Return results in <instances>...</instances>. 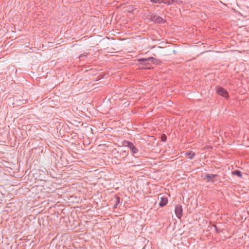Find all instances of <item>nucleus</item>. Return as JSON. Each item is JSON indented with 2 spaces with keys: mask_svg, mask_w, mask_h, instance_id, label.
I'll use <instances>...</instances> for the list:
<instances>
[{
  "mask_svg": "<svg viewBox=\"0 0 249 249\" xmlns=\"http://www.w3.org/2000/svg\"><path fill=\"white\" fill-rule=\"evenodd\" d=\"M124 144L125 146H127L129 148L133 154H135L138 153V149L134 145L132 142L126 141L124 142Z\"/></svg>",
  "mask_w": 249,
  "mask_h": 249,
  "instance_id": "obj_1",
  "label": "nucleus"
},
{
  "mask_svg": "<svg viewBox=\"0 0 249 249\" xmlns=\"http://www.w3.org/2000/svg\"><path fill=\"white\" fill-rule=\"evenodd\" d=\"M217 177V175L206 174L205 176V178H204L206 179L207 182H214L218 180L216 178Z\"/></svg>",
  "mask_w": 249,
  "mask_h": 249,
  "instance_id": "obj_2",
  "label": "nucleus"
},
{
  "mask_svg": "<svg viewBox=\"0 0 249 249\" xmlns=\"http://www.w3.org/2000/svg\"><path fill=\"white\" fill-rule=\"evenodd\" d=\"M175 213H176V215L177 217L180 219L182 215V206L180 205H177L175 210Z\"/></svg>",
  "mask_w": 249,
  "mask_h": 249,
  "instance_id": "obj_3",
  "label": "nucleus"
},
{
  "mask_svg": "<svg viewBox=\"0 0 249 249\" xmlns=\"http://www.w3.org/2000/svg\"><path fill=\"white\" fill-rule=\"evenodd\" d=\"M217 92L219 95L225 98H226L228 96V93L227 90L222 87L218 88L217 89Z\"/></svg>",
  "mask_w": 249,
  "mask_h": 249,
  "instance_id": "obj_4",
  "label": "nucleus"
},
{
  "mask_svg": "<svg viewBox=\"0 0 249 249\" xmlns=\"http://www.w3.org/2000/svg\"><path fill=\"white\" fill-rule=\"evenodd\" d=\"M168 202V199L166 197L161 196L160 197V202L159 205L160 207L164 206L166 205Z\"/></svg>",
  "mask_w": 249,
  "mask_h": 249,
  "instance_id": "obj_5",
  "label": "nucleus"
},
{
  "mask_svg": "<svg viewBox=\"0 0 249 249\" xmlns=\"http://www.w3.org/2000/svg\"><path fill=\"white\" fill-rule=\"evenodd\" d=\"M185 155L189 159H192L195 156V154L194 152L192 151H189L186 152Z\"/></svg>",
  "mask_w": 249,
  "mask_h": 249,
  "instance_id": "obj_6",
  "label": "nucleus"
},
{
  "mask_svg": "<svg viewBox=\"0 0 249 249\" xmlns=\"http://www.w3.org/2000/svg\"><path fill=\"white\" fill-rule=\"evenodd\" d=\"M153 20H154L157 22L160 23V22H162V21L163 20V19L160 17H157L156 16H154L153 18Z\"/></svg>",
  "mask_w": 249,
  "mask_h": 249,
  "instance_id": "obj_7",
  "label": "nucleus"
},
{
  "mask_svg": "<svg viewBox=\"0 0 249 249\" xmlns=\"http://www.w3.org/2000/svg\"><path fill=\"white\" fill-rule=\"evenodd\" d=\"M232 175L237 176L239 177H242L241 172L239 170H235L234 171H233L232 172Z\"/></svg>",
  "mask_w": 249,
  "mask_h": 249,
  "instance_id": "obj_8",
  "label": "nucleus"
},
{
  "mask_svg": "<svg viewBox=\"0 0 249 249\" xmlns=\"http://www.w3.org/2000/svg\"><path fill=\"white\" fill-rule=\"evenodd\" d=\"M174 0H163V2L162 3L167 4L168 5L172 4Z\"/></svg>",
  "mask_w": 249,
  "mask_h": 249,
  "instance_id": "obj_9",
  "label": "nucleus"
},
{
  "mask_svg": "<svg viewBox=\"0 0 249 249\" xmlns=\"http://www.w3.org/2000/svg\"><path fill=\"white\" fill-rule=\"evenodd\" d=\"M150 1L153 3H161L163 2V0H150Z\"/></svg>",
  "mask_w": 249,
  "mask_h": 249,
  "instance_id": "obj_10",
  "label": "nucleus"
},
{
  "mask_svg": "<svg viewBox=\"0 0 249 249\" xmlns=\"http://www.w3.org/2000/svg\"><path fill=\"white\" fill-rule=\"evenodd\" d=\"M120 199L119 197H117V202H116V204L114 206V208H116L117 207L119 203L120 202Z\"/></svg>",
  "mask_w": 249,
  "mask_h": 249,
  "instance_id": "obj_11",
  "label": "nucleus"
},
{
  "mask_svg": "<svg viewBox=\"0 0 249 249\" xmlns=\"http://www.w3.org/2000/svg\"><path fill=\"white\" fill-rule=\"evenodd\" d=\"M162 141H164L166 139V136L164 135V136H162Z\"/></svg>",
  "mask_w": 249,
  "mask_h": 249,
  "instance_id": "obj_12",
  "label": "nucleus"
},
{
  "mask_svg": "<svg viewBox=\"0 0 249 249\" xmlns=\"http://www.w3.org/2000/svg\"><path fill=\"white\" fill-rule=\"evenodd\" d=\"M151 59H153V58H152V57H149V58H148V59H143V60L147 61V60H151Z\"/></svg>",
  "mask_w": 249,
  "mask_h": 249,
  "instance_id": "obj_13",
  "label": "nucleus"
},
{
  "mask_svg": "<svg viewBox=\"0 0 249 249\" xmlns=\"http://www.w3.org/2000/svg\"><path fill=\"white\" fill-rule=\"evenodd\" d=\"M123 153H124L125 156H126L127 155V153L125 151H124Z\"/></svg>",
  "mask_w": 249,
  "mask_h": 249,
  "instance_id": "obj_14",
  "label": "nucleus"
}]
</instances>
